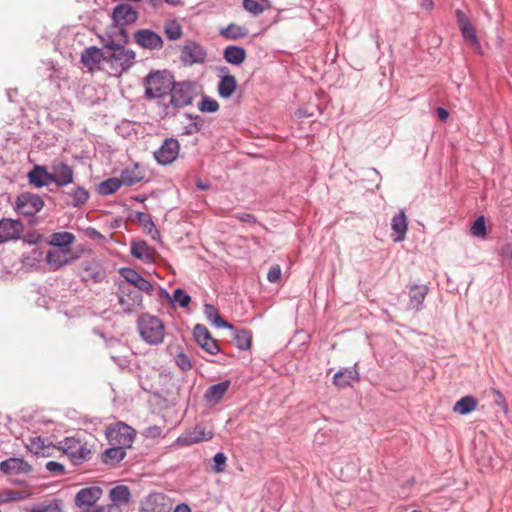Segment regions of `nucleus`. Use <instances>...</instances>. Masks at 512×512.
Masks as SVG:
<instances>
[{
    "mask_svg": "<svg viewBox=\"0 0 512 512\" xmlns=\"http://www.w3.org/2000/svg\"><path fill=\"white\" fill-rule=\"evenodd\" d=\"M196 85L193 81H175L173 80L169 92L170 99L163 102L165 114H175L179 109L185 108L193 103L195 97Z\"/></svg>",
    "mask_w": 512,
    "mask_h": 512,
    "instance_id": "obj_1",
    "label": "nucleus"
},
{
    "mask_svg": "<svg viewBox=\"0 0 512 512\" xmlns=\"http://www.w3.org/2000/svg\"><path fill=\"white\" fill-rule=\"evenodd\" d=\"M174 80L173 75L167 70H152L143 79L145 98L147 100L165 97Z\"/></svg>",
    "mask_w": 512,
    "mask_h": 512,
    "instance_id": "obj_2",
    "label": "nucleus"
},
{
    "mask_svg": "<svg viewBox=\"0 0 512 512\" xmlns=\"http://www.w3.org/2000/svg\"><path fill=\"white\" fill-rule=\"evenodd\" d=\"M138 330L141 338L150 345H158L163 341L164 324L158 317L148 314L140 316Z\"/></svg>",
    "mask_w": 512,
    "mask_h": 512,
    "instance_id": "obj_3",
    "label": "nucleus"
},
{
    "mask_svg": "<svg viewBox=\"0 0 512 512\" xmlns=\"http://www.w3.org/2000/svg\"><path fill=\"white\" fill-rule=\"evenodd\" d=\"M106 438L110 445L130 448L135 440L136 431L124 422H117L107 427Z\"/></svg>",
    "mask_w": 512,
    "mask_h": 512,
    "instance_id": "obj_4",
    "label": "nucleus"
},
{
    "mask_svg": "<svg viewBox=\"0 0 512 512\" xmlns=\"http://www.w3.org/2000/svg\"><path fill=\"white\" fill-rule=\"evenodd\" d=\"M136 54L125 46L115 51H105V62L118 74L128 71L135 62Z\"/></svg>",
    "mask_w": 512,
    "mask_h": 512,
    "instance_id": "obj_5",
    "label": "nucleus"
},
{
    "mask_svg": "<svg viewBox=\"0 0 512 512\" xmlns=\"http://www.w3.org/2000/svg\"><path fill=\"white\" fill-rule=\"evenodd\" d=\"M207 50L196 41L189 40L181 48L180 60L184 66L202 64L206 61Z\"/></svg>",
    "mask_w": 512,
    "mask_h": 512,
    "instance_id": "obj_6",
    "label": "nucleus"
},
{
    "mask_svg": "<svg viewBox=\"0 0 512 512\" xmlns=\"http://www.w3.org/2000/svg\"><path fill=\"white\" fill-rule=\"evenodd\" d=\"M44 206L42 198L30 192H23L17 197L16 210L24 216H34Z\"/></svg>",
    "mask_w": 512,
    "mask_h": 512,
    "instance_id": "obj_7",
    "label": "nucleus"
},
{
    "mask_svg": "<svg viewBox=\"0 0 512 512\" xmlns=\"http://www.w3.org/2000/svg\"><path fill=\"white\" fill-rule=\"evenodd\" d=\"M61 448L76 465L81 464L90 455V450L80 440L73 437H66L61 442Z\"/></svg>",
    "mask_w": 512,
    "mask_h": 512,
    "instance_id": "obj_8",
    "label": "nucleus"
},
{
    "mask_svg": "<svg viewBox=\"0 0 512 512\" xmlns=\"http://www.w3.org/2000/svg\"><path fill=\"white\" fill-rule=\"evenodd\" d=\"M180 151V143L175 138H166L162 145L154 152L158 164L168 165L174 162Z\"/></svg>",
    "mask_w": 512,
    "mask_h": 512,
    "instance_id": "obj_9",
    "label": "nucleus"
},
{
    "mask_svg": "<svg viewBox=\"0 0 512 512\" xmlns=\"http://www.w3.org/2000/svg\"><path fill=\"white\" fill-rule=\"evenodd\" d=\"M79 269V274L83 281L91 280L94 283H100L106 278L105 268L95 259L81 261Z\"/></svg>",
    "mask_w": 512,
    "mask_h": 512,
    "instance_id": "obj_10",
    "label": "nucleus"
},
{
    "mask_svg": "<svg viewBox=\"0 0 512 512\" xmlns=\"http://www.w3.org/2000/svg\"><path fill=\"white\" fill-rule=\"evenodd\" d=\"M134 42L141 48L151 51L161 50L163 48V38L151 29H139L133 34Z\"/></svg>",
    "mask_w": 512,
    "mask_h": 512,
    "instance_id": "obj_11",
    "label": "nucleus"
},
{
    "mask_svg": "<svg viewBox=\"0 0 512 512\" xmlns=\"http://www.w3.org/2000/svg\"><path fill=\"white\" fill-rule=\"evenodd\" d=\"M113 26H128L134 24L138 18V11L128 3H121L114 7L111 14Z\"/></svg>",
    "mask_w": 512,
    "mask_h": 512,
    "instance_id": "obj_12",
    "label": "nucleus"
},
{
    "mask_svg": "<svg viewBox=\"0 0 512 512\" xmlns=\"http://www.w3.org/2000/svg\"><path fill=\"white\" fill-rule=\"evenodd\" d=\"M213 438V432L206 430L204 425L197 424L192 430L182 433L177 439L178 446H190Z\"/></svg>",
    "mask_w": 512,
    "mask_h": 512,
    "instance_id": "obj_13",
    "label": "nucleus"
},
{
    "mask_svg": "<svg viewBox=\"0 0 512 512\" xmlns=\"http://www.w3.org/2000/svg\"><path fill=\"white\" fill-rule=\"evenodd\" d=\"M52 183L58 187L67 186L74 181V172L71 166L62 161H54L51 165Z\"/></svg>",
    "mask_w": 512,
    "mask_h": 512,
    "instance_id": "obj_14",
    "label": "nucleus"
},
{
    "mask_svg": "<svg viewBox=\"0 0 512 512\" xmlns=\"http://www.w3.org/2000/svg\"><path fill=\"white\" fill-rule=\"evenodd\" d=\"M120 275L130 284H132L138 291L145 292L151 295L154 288L150 281L145 279L136 270L130 267H124L119 270Z\"/></svg>",
    "mask_w": 512,
    "mask_h": 512,
    "instance_id": "obj_15",
    "label": "nucleus"
},
{
    "mask_svg": "<svg viewBox=\"0 0 512 512\" xmlns=\"http://www.w3.org/2000/svg\"><path fill=\"white\" fill-rule=\"evenodd\" d=\"M103 490L99 486L85 487L79 490L75 496V504L78 508L94 507L101 498Z\"/></svg>",
    "mask_w": 512,
    "mask_h": 512,
    "instance_id": "obj_16",
    "label": "nucleus"
},
{
    "mask_svg": "<svg viewBox=\"0 0 512 512\" xmlns=\"http://www.w3.org/2000/svg\"><path fill=\"white\" fill-rule=\"evenodd\" d=\"M23 224L19 220L3 218L0 220V243L19 239Z\"/></svg>",
    "mask_w": 512,
    "mask_h": 512,
    "instance_id": "obj_17",
    "label": "nucleus"
},
{
    "mask_svg": "<svg viewBox=\"0 0 512 512\" xmlns=\"http://www.w3.org/2000/svg\"><path fill=\"white\" fill-rule=\"evenodd\" d=\"M0 471L6 475L28 474L32 466L22 458L10 457L0 463Z\"/></svg>",
    "mask_w": 512,
    "mask_h": 512,
    "instance_id": "obj_18",
    "label": "nucleus"
},
{
    "mask_svg": "<svg viewBox=\"0 0 512 512\" xmlns=\"http://www.w3.org/2000/svg\"><path fill=\"white\" fill-rule=\"evenodd\" d=\"M101 62H105V51L96 46H90L81 53V63L93 71Z\"/></svg>",
    "mask_w": 512,
    "mask_h": 512,
    "instance_id": "obj_19",
    "label": "nucleus"
},
{
    "mask_svg": "<svg viewBox=\"0 0 512 512\" xmlns=\"http://www.w3.org/2000/svg\"><path fill=\"white\" fill-rule=\"evenodd\" d=\"M231 386L230 380H224L213 384L207 388L204 393V400L209 406L217 405Z\"/></svg>",
    "mask_w": 512,
    "mask_h": 512,
    "instance_id": "obj_20",
    "label": "nucleus"
},
{
    "mask_svg": "<svg viewBox=\"0 0 512 512\" xmlns=\"http://www.w3.org/2000/svg\"><path fill=\"white\" fill-rule=\"evenodd\" d=\"M67 250H49L45 256L46 263L53 271L59 270L63 266L72 263L77 257L69 256Z\"/></svg>",
    "mask_w": 512,
    "mask_h": 512,
    "instance_id": "obj_21",
    "label": "nucleus"
},
{
    "mask_svg": "<svg viewBox=\"0 0 512 512\" xmlns=\"http://www.w3.org/2000/svg\"><path fill=\"white\" fill-rule=\"evenodd\" d=\"M28 180L31 185L37 188L48 186L52 183L51 172L44 166L35 165L28 173Z\"/></svg>",
    "mask_w": 512,
    "mask_h": 512,
    "instance_id": "obj_22",
    "label": "nucleus"
},
{
    "mask_svg": "<svg viewBox=\"0 0 512 512\" xmlns=\"http://www.w3.org/2000/svg\"><path fill=\"white\" fill-rule=\"evenodd\" d=\"M359 373L354 367H346L337 371L333 376V384L339 388L348 387L353 380H358Z\"/></svg>",
    "mask_w": 512,
    "mask_h": 512,
    "instance_id": "obj_23",
    "label": "nucleus"
},
{
    "mask_svg": "<svg viewBox=\"0 0 512 512\" xmlns=\"http://www.w3.org/2000/svg\"><path fill=\"white\" fill-rule=\"evenodd\" d=\"M153 252V249L144 240L131 242L130 253L136 259L142 260L145 263H152Z\"/></svg>",
    "mask_w": 512,
    "mask_h": 512,
    "instance_id": "obj_24",
    "label": "nucleus"
},
{
    "mask_svg": "<svg viewBox=\"0 0 512 512\" xmlns=\"http://www.w3.org/2000/svg\"><path fill=\"white\" fill-rule=\"evenodd\" d=\"M165 500L166 498L162 494H150L142 503L141 512H167Z\"/></svg>",
    "mask_w": 512,
    "mask_h": 512,
    "instance_id": "obj_25",
    "label": "nucleus"
},
{
    "mask_svg": "<svg viewBox=\"0 0 512 512\" xmlns=\"http://www.w3.org/2000/svg\"><path fill=\"white\" fill-rule=\"evenodd\" d=\"M391 228L395 232L393 237L394 242H401L405 239L407 232V218L403 210H400L396 215L393 216L391 221Z\"/></svg>",
    "mask_w": 512,
    "mask_h": 512,
    "instance_id": "obj_26",
    "label": "nucleus"
},
{
    "mask_svg": "<svg viewBox=\"0 0 512 512\" xmlns=\"http://www.w3.org/2000/svg\"><path fill=\"white\" fill-rule=\"evenodd\" d=\"M246 50L237 45H229L223 51L224 60L231 65L239 66L246 59Z\"/></svg>",
    "mask_w": 512,
    "mask_h": 512,
    "instance_id": "obj_27",
    "label": "nucleus"
},
{
    "mask_svg": "<svg viewBox=\"0 0 512 512\" xmlns=\"http://www.w3.org/2000/svg\"><path fill=\"white\" fill-rule=\"evenodd\" d=\"M111 447L106 449L101 454V460L104 464L110 466H116L126 456V448L121 446L110 445Z\"/></svg>",
    "mask_w": 512,
    "mask_h": 512,
    "instance_id": "obj_28",
    "label": "nucleus"
},
{
    "mask_svg": "<svg viewBox=\"0 0 512 512\" xmlns=\"http://www.w3.org/2000/svg\"><path fill=\"white\" fill-rule=\"evenodd\" d=\"M109 497L112 502L110 505H116L121 508V505H126L130 502L131 492L128 486L117 485L110 490Z\"/></svg>",
    "mask_w": 512,
    "mask_h": 512,
    "instance_id": "obj_29",
    "label": "nucleus"
},
{
    "mask_svg": "<svg viewBox=\"0 0 512 512\" xmlns=\"http://www.w3.org/2000/svg\"><path fill=\"white\" fill-rule=\"evenodd\" d=\"M74 241L75 236L71 232H54L51 234L48 244L59 249L70 251V246Z\"/></svg>",
    "mask_w": 512,
    "mask_h": 512,
    "instance_id": "obj_30",
    "label": "nucleus"
},
{
    "mask_svg": "<svg viewBox=\"0 0 512 512\" xmlns=\"http://www.w3.org/2000/svg\"><path fill=\"white\" fill-rule=\"evenodd\" d=\"M237 88V81L235 76L226 74L222 76L218 83V94L221 98H230Z\"/></svg>",
    "mask_w": 512,
    "mask_h": 512,
    "instance_id": "obj_31",
    "label": "nucleus"
},
{
    "mask_svg": "<svg viewBox=\"0 0 512 512\" xmlns=\"http://www.w3.org/2000/svg\"><path fill=\"white\" fill-rule=\"evenodd\" d=\"M121 289L122 295H118L119 303L125 307L126 311H132L135 306H139L142 303V295L141 291L129 290L126 294L125 291Z\"/></svg>",
    "mask_w": 512,
    "mask_h": 512,
    "instance_id": "obj_32",
    "label": "nucleus"
},
{
    "mask_svg": "<svg viewBox=\"0 0 512 512\" xmlns=\"http://www.w3.org/2000/svg\"><path fill=\"white\" fill-rule=\"evenodd\" d=\"M248 33L249 31L247 28L237 25L235 23H230L227 27L221 28L219 30V34L223 38L232 41L245 38L248 35Z\"/></svg>",
    "mask_w": 512,
    "mask_h": 512,
    "instance_id": "obj_33",
    "label": "nucleus"
},
{
    "mask_svg": "<svg viewBox=\"0 0 512 512\" xmlns=\"http://www.w3.org/2000/svg\"><path fill=\"white\" fill-rule=\"evenodd\" d=\"M427 293L428 287L426 285L411 286L409 290L410 306L416 310H420Z\"/></svg>",
    "mask_w": 512,
    "mask_h": 512,
    "instance_id": "obj_34",
    "label": "nucleus"
},
{
    "mask_svg": "<svg viewBox=\"0 0 512 512\" xmlns=\"http://www.w3.org/2000/svg\"><path fill=\"white\" fill-rule=\"evenodd\" d=\"M233 341L239 350H248L252 344V332L248 329H232Z\"/></svg>",
    "mask_w": 512,
    "mask_h": 512,
    "instance_id": "obj_35",
    "label": "nucleus"
},
{
    "mask_svg": "<svg viewBox=\"0 0 512 512\" xmlns=\"http://www.w3.org/2000/svg\"><path fill=\"white\" fill-rule=\"evenodd\" d=\"M243 8L253 16H259L272 7L270 0H243Z\"/></svg>",
    "mask_w": 512,
    "mask_h": 512,
    "instance_id": "obj_36",
    "label": "nucleus"
},
{
    "mask_svg": "<svg viewBox=\"0 0 512 512\" xmlns=\"http://www.w3.org/2000/svg\"><path fill=\"white\" fill-rule=\"evenodd\" d=\"M161 293L164 294L165 297L168 298V300L171 303H173V302L178 303L181 308H187L192 301L191 296L182 288H176L173 291L172 296H170L169 293L165 289H162V288H161Z\"/></svg>",
    "mask_w": 512,
    "mask_h": 512,
    "instance_id": "obj_37",
    "label": "nucleus"
},
{
    "mask_svg": "<svg viewBox=\"0 0 512 512\" xmlns=\"http://www.w3.org/2000/svg\"><path fill=\"white\" fill-rule=\"evenodd\" d=\"M477 406V401L475 397L471 395H466L460 398L453 407V411L455 413H459L460 415H467L475 410Z\"/></svg>",
    "mask_w": 512,
    "mask_h": 512,
    "instance_id": "obj_38",
    "label": "nucleus"
},
{
    "mask_svg": "<svg viewBox=\"0 0 512 512\" xmlns=\"http://www.w3.org/2000/svg\"><path fill=\"white\" fill-rule=\"evenodd\" d=\"M122 185L123 181L120 178L111 177L98 184L97 193L101 196H108L115 193Z\"/></svg>",
    "mask_w": 512,
    "mask_h": 512,
    "instance_id": "obj_39",
    "label": "nucleus"
},
{
    "mask_svg": "<svg viewBox=\"0 0 512 512\" xmlns=\"http://www.w3.org/2000/svg\"><path fill=\"white\" fill-rule=\"evenodd\" d=\"M464 41L473 48H480V42L477 37L474 26L471 24L459 28Z\"/></svg>",
    "mask_w": 512,
    "mask_h": 512,
    "instance_id": "obj_40",
    "label": "nucleus"
},
{
    "mask_svg": "<svg viewBox=\"0 0 512 512\" xmlns=\"http://www.w3.org/2000/svg\"><path fill=\"white\" fill-rule=\"evenodd\" d=\"M164 33L169 40L175 41L182 37L183 30L176 20H171L164 25Z\"/></svg>",
    "mask_w": 512,
    "mask_h": 512,
    "instance_id": "obj_41",
    "label": "nucleus"
},
{
    "mask_svg": "<svg viewBox=\"0 0 512 512\" xmlns=\"http://www.w3.org/2000/svg\"><path fill=\"white\" fill-rule=\"evenodd\" d=\"M71 196L72 202L70 204L73 207H80L89 200L90 193L84 187L78 186L72 191Z\"/></svg>",
    "mask_w": 512,
    "mask_h": 512,
    "instance_id": "obj_42",
    "label": "nucleus"
},
{
    "mask_svg": "<svg viewBox=\"0 0 512 512\" xmlns=\"http://www.w3.org/2000/svg\"><path fill=\"white\" fill-rule=\"evenodd\" d=\"M127 220L134 223H138L145 229V231H147L149 226H153V220L151 215L144 212H133L127 217Z\"/></svg>",
    "mask_w": 512,
    "mask_h": 512,
    "instance_id": "obj_43",
    "label": "nucleus"
},
{
    "mask_svg": "<svg viewBox=\"0 0 512 512\" xmlns=\"http://www.w3.org/2000/svg\"><path fill=\"white\" fill-rule=\"evenodd\" d=\"M193 337L199 346H201V343H205L213 338L208 328L203 324L195 325L193 329Z\"/></svg>",
    "mask_w": 512,
    "mask_h": 512,
    "instance_id": "obj_44",
    "label": "nucleus"
},
{
    "mask_svg": "<svg viewBox=\"0 0 512 512\" xmlns=\"http://www.w3.org/2000/svg\"><path fill=\"white\" fill-rule=\"evenodd\" d=\"M198 109L201 112L215 113L219 110V103L207 95H203L201 101L198 103Z\"/></svg>",
    "mask_w": 512,
    "mask_h": 512,
    "instance_id": "obj_45",
    "label": "nucleus"
},
{
    "mask_svg": "<svg viewBox=\"0 0 512 512\" xmlns=\"http://www.w3.org/2000/svg\"><path fill=\"white\" fill-rule=\"evenodd\" d=\"M143 179V176H141L139 173H136L134 170L131 169H124L121 172L120 180L123 181L124 185L132 186L134 184H137Z\"/></svg>",
    "mask_w": 512,
    "mask_h": 512,
    "instance_id": "obj_46",
    "label": "nucleus"
},
{
    "mask_svg": "<svg viewBox=\"0 0 512 512\" xmlns=\"http://www.w3.org/2000/svg\"><path fill=\"white\" fill-rule=\"evenodd\" d=\"M33 510L36 512H62V506L59 500H53L48 504H37L33 507Z\"/></svg>",
    "mask_w": 512,
    "mask_h": 512,
    "instance_id": "obj_47",
    "label": "nucleus"
},
{
    "mask_svg": "<svg viewBox=\"0 0 512 512\" xmlns=\"http://www.w3.org/2000/svg\"><path fill=\"white\" fill-rule=\"evenodd\" d=\"M499 257L502 266H510L512 263V243H505L499 249Z\"/></svg>",
    "mask_w": 512,
    "mask_h": 512,
    "instance_id": "obj_48",
    "label": "nucleus"
},
{
    "mask_svg": "<svg viewBox=\"0 0 512 512\" xmlns=\"http://www.w3.org/2000/svg\"><path fill=\"white\" fill-rule=\"evenodd\" d=\"M188 118L192 119L193 122L186 127V134L198 133L201 131L203 126V119L200 115L186 114Z\"/></svg>",
    "mask_w": 512,
    "mask_h": 512,
    "instance_id": "obj_49",
    "label": "nucleus"
},
{
    "mask_svg": "<svg viewBox=\"0 0 512 512\" xmlns=\"http://www.w3.org/2000/svg\"><path fill=\"white\" fill-rule=\"evenodd\" d=\"M45 447V441L41 437L31 438L30 443L27 445L29 451L35 455L43 454Z\"/></svg>",
    "mask_w": 512,
    "mask_h": 512,
    "instance_id": "obj_50",
    "label": "nucleus"
},
{
    "mask_svg": "<svg viewBox=\"0 0 512 512\" xmlns=\"http://www.w3.org/2000/svg\"><path fill=\"white\" fill-rule=\"evenodd\" d=\"M471 233L476 237H483L486 235V224L483 216H479L473 222Z\"/></svg>",
    "mask_w": 512,
    "mask_h": 512,
    "instance_id": "obj_51",
    "label": "nucleus"
},
{
    "mask_svg": "<svg viewBox=\"0 0 512 512\" xmlns=\"http://www.w3.org/2000/svg\"><path fill=\"white\" fill-rule=\"evenodd\" d=\"M227 457L223 452H217L213 457V470L216 473L224 472L226 469Z\"/></svg>",
    "mask_w": 512,
    "mask_h": 512,
    "instance_id": "obj_52",
    "label": "nucleus"
},
{
    "mask_svg": "<svg viewBox=\"0 0 512 512\" xmlns=\"http://www.w3.org/2000/svg\"><path fill=\"white\" fill-rule=\"evenodd\" d=\"M24 498V493L21 491H5L0 493V503H8L10 501H18Z\"/></svg>",
    "mask_w": 512,
    "mask_h": 512,
    "instance_id": "obj_53",
    "label": "nucleus"
},
{
    "mask_svg": "<svg viewBox=\"0 0 512 512\" xmlns=\"http://www.w3.org/2000/svg\"><path fill=\"white\" fill-rule=\"evenodd\" d=\"M43 259V252L37 248L32 249V251L23 256V263L26 265H33L34 262H40Z\"/></svg>",
    "mask_w": 512,
    "mask_h": 512,
    "instance_id": "obj_54",
    "label": "nucleus"
},
{
    "mask_svg": "<svg viewBox=\"0 0 512 512\" xmlns=\"http://www.w3.org/2000/svg\"><path fill=\"white\" fill-rule=\"evenodd\" d=\"M176 365L184 372L192 368L190 358L183 352L179 353L175 358Z\"/></svg>",
    "mask_w": 512,
    "mask_h": 512,
    "instance_id": "obj_55",
    "label": "nucleus"
},
{
    "mask_svg": "<svg viewBox=\"0 0 512 512\" xmlns=\"http://www.w3.org/2000/svg\"><path fill=\"white\" fill-rule=\"evenodd\" d=\"M100 42L102 44V48L104 51H115L119 50L121 47L124 46V44L116 43L111 37H108L107 39L100 36L99 37Z\"/></svg>",
    "mask_w": 512,
    "mask_h": 512,
    "instance_id": "obj_56",
    "label": "nucleus"
},
{
    "mask_svg": "<svg viewBox=\"0 0 512 512\" xmlns=\"http://www.w3.org/2000/svg\"><path fill=\"white\" fill-rule=\"evenodd\" d=\"M200 347L210 355H216L220 352L219 344L214 338L205 343H201Z\"/></svg>",
    "mask_w": 512,
    "mask_h": 512,
    "instance_id": "obj_57",
    "label": "nucleus"
},
{
    "mask_svg": "<svg viewBox=\"0 0 512 512\" xmlns=\"http://www.w3.org/2000/svg\"><path fill=\"white\" fill-rule=\"evenodd\" d=\"M46 469L55 475H63L65 474V467L60 462L49 461L46 463Z\"/></svg>",
    "mask_w": 512,
    "mask_h": 512,
    "instance_id": "obj_58",
    "label": "nucleus"
},
{
    "mask_svg": "<svg viewBox=\"0 0 512 512\" xmlns=\"http://www.w3.org/2000/svg\"><path fill=\"white\" fill-rule=\"evenodd\" d=\"M491 391L493 393L494 403L497 406L501 407L504 411H506L507 410V402H506L504 395L498 389H495V388H492Z\"/></svg>",
    "mask_w": 512,
    "mask_h": 512,
    "instance_id": "obj_59",
    "label": "nucleus"
},
{
    "mask_svg": "<svg viewBox=\"0 0 512 512\" xmlns=\"http://www.w3.org/2000/svg\"><path fill=\"white\" fill-rule=\"evenodd\" d=\"M281 277V269L279 265H274L270 267L267 279L270 283H276Z\"/></svg>",
    "mask_w": 512,
    "mask_h": 512,
    "instance_id": "obj_60",
    "label": "nucleus"
},
{
    "mask_svg": "<svg viewBox=\"0 0 512 512\" xmlns=\"http://www.w3.org/2000/svg\"><path fill=\"white\" fill-rule=\"evenodd\" d=\"M455 17L458 28L471 24L469 17L460 9H456Z\"/></svg>",
    "mask_w": 512,
    "mask_h": 512,
    "instance_id": "obj_61",
    "label": "nucleus"
},
{
    "mask_svg": "<svg viewBox=\"0 0 512 512\" xmlns=\"http://www.w3.org/2000/svg\"><path fill=\"white\" fill-rule=\"evenodd\" d=\"M211 322L217 328L234 329V325L224 320L219 314V312H217V314L213 317V320Z\"/></svg>",
    "mask_w": 512,
    "mask_h": 512,
    "instance_id": "obj_62",
    "label": "nucleus"
},
{
    "mask_svg": "<svg viewBox=\"0 0 512 512\" xmlns=\"http://www.w3.org/2000/svg\"><path fill=\"white\" fill-rule=\"evenodd\" d=\"M42 239H43V236L37 232L27 233L23 238L24 242L28 243L30 245L38 244V243L42 242Z\"/></svg>",
    "mask_w": 512,
    "mask_h": 512,
    "instance_id": "obj_63",
    "label": "nucleus"
},
{
    "mask_svg": "<svg viewBox=\"0 0 512 512\" xmlns=\"http://www.w3.org/2000/svg\"><path fill=\"white\" fill-rule=\"evenodd\" d=\"M95 512H123V511L120 507H117L116 505H107V506L97 507L95 509Z\"/></svg>",
    "mask_w": 512,
    "mask_h": 512,
    "instance_id": "obj_64",
    "label": "nucleus"
}]
</instances>
